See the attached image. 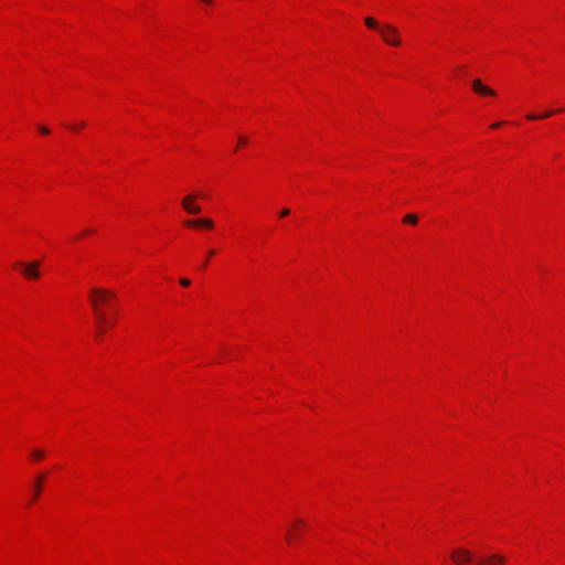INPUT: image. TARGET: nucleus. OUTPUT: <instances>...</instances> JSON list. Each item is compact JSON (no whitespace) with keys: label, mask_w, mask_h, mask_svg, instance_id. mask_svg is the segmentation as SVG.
<instances>
[{"label":"nucleus","mask_w":565,"mask_h":565,"mask_svg":"<svg viewBox=\"0 0 565 565\" xmlns=\"http://www.w3.org/2000/svg\"><path fill=\"white\" fill-rule=\"evenodd\" d=\"M502 124H503V122H502V121H500V122H497V124L492 125L491 127H492V128H497V127L501 126Z\"/></svg>","instance_id":"21"},{"label":"nucleus","mask_w":565,"mask_h":565,"mask_svg":"<svg viewBox=\"0 0 565 565\" xmlns=\"http://www.w3.org/2000/svg\"><path fill=\"white\" fill-rule=\"evenodd\" d=\"M15 266L18 268H20L22 274L29 279H38L40 277V271H39L40 263L39 262H33V263H29V264L19 262L15 264Z\"/></svg>","instance_id":"4"},{"label":"nucleus","mask_w":565,"mask_h":565,"mask_svg":"<svg viewBox=\"0 0 565 565\" xmlns=\"http://www.w3.org/2000/svg\"><path fill=\"white\" fill-rule=\"evenodd\" d=\"M92 233H94V231H93V230H85V231H84V234H92Z\"/></svg>","instance_id":"22"},{"label":"nucleus","mask_w":565,"mask_h":565,"mask_svg":"<svg viewBox=\"0 0 565 565\" xmlns=\"http://www.w3.org/2000/svg\"><path fill=\"white\" fill-rule=\"evenodd\" d=\"M32 457H33L34 459H36V460H41V459H43L44 454H43V451H41V450H34V451L32 452Z\"/></svg>","instance_id":"14"},{"label":"nucleus","mask_w":565,"mask_h":565,"mask_svg":"<svg viewBox=\"0 0 565 565\" xmlns=\"http://www.w3.org/2000/svg\"><path fill=\"white\" fill-rule=\"evenodd\" d=\"M238 141L241 145H246L248 142V139L244 136H239Z\"/></svg>","instance_id":"19"},{"label":"nucleus","mask_w":565,"mask_h":565,"mask_svg":"<svg viewBox=\"0 0 565 565\" xmlns=\"http://www.w3.org/2000/svg\"><path fill=\"white\" fill-rule=\"evenodd\" d=\"M505 558L500 554H492L488 556H482L477 559V565H502L504 564Z\"/></svg>","instance_id":"6"},{"label":"nucleus","mask_w":565,"mask_h":565,"mask_svg":"<svg viewBox=\"0 0 565 565\" xmlns=\"http://www.w3.org/2000/svg\"><path fill=\"white\" fill-rule=\"evenodd\" d=\"M184 224L189 227H193V228H200V227H204V228H213L214 227V223L211 218H195V220H186L184 222Z\"/></svg>","instance_id":"7"},{"label":"nucleus","mask_w":565,"mask_h":565,"mask_svg":"<svg viewBox=\"0 0 565 565\" xmlns=\"http://www.w3.org/2000/svg\"><path fill=\"white\" fill-rule=\"evenodd\" d=\"M215 254L214 249L209 250V256H213Z\"/></svg>","instance_id":"24"},{"label":"nucleus","mask_w":565,"mask_h":565,"mask_svg":"<svg viewBox=\"0 0 565 565\" xmlns=\"http://www.w3.org/2000/svg\"><path fill=\"white\" fill-rule=\"evenodd\" d=\"M202 1L207 3V4H212L213 3V0H202Z\"/></svg>","instance_id":"23"},{"label":"nucleus","mask_w":565,"mask_h":565,"mask_svg":"<svg viewBox=\"0 0 565 565\" xmlns=\"http://www.w3.org/2000/svg\"><path fill=\"white\" fill-rule=\"evenodd\" d=\"M106 327H109V323H107V321L103 324L98 322V334L102 333L106 329Z\"/></svg>","instance_id":"17"},{"label":"nucleus","mask_w":565,"mask_h":565,"mask_svg":"<svg viewBox=\"0 0 565 565\" xmlns=\"http://www.w3.org/2000/svg\"><path fill=\"white\" fill-rule=\"evenodd\" d=\"M40 131L44 135H47L50 132L49 128L44 126L40 127Z\"/></svg>","instance_id":"20"},{"label":"nucleus","mask_w":565,"mask_h":565,"mask_svg":"<svg viewBox=\"0 0 565 565\" xmlns=\"http://www.w3.org/2000/svg\"><path fill=\"white\" fill-rule=\"evenodd\" d=\"M179 282L183 287H189L191 285V281L188 278H181Z\"/></svg>","instance_id":"16"},{"label":"nucleus","mask_w":565,"mask_h":565,"mask_svg":"<svg viewBox=\"0 0 565 565\" xmlns=\"http://www.w3.org/2000/svg\"><path fill=\"white\" fill-rule=\"evenodd\" d=\"M297 525L303 526L305 523L301 520H296L295 526H297ZM298 535H299V532H297L296 527H294L287 533L286 539L288 542H292Z\"/></svg>","instance_id":"10"},{"label":"nucleus","mask_w":565,"mask_h":565,"mask_svg":"<svg viewBox=\"0 0 565 565\" xmlns=\"http://www.w3.org/2000/svg\"><path fill=\"white\" fill-rule=\"evenodd\" d=\"M475 558L472 552L466 548H457L451 553V559L457 565H469Z\"/></svg>","instance_id":"3"},{"label":"nucleus","mask_w":565,"mask_h":565,"mask_svg":"<svg viewBox=\"0 0 565 565\" xmlns=\"http://www.w3.org/2000/svg\"><path fill=\"white\" fill-rule=\"evenodd\" d=\"M290 214V210L289 209H282L280 212H279V216L280 217H286Z\"/></svg>","instance_id":"18"},{"label":"nucleus","mask_w":565,"mask_h":565,"mask_svg":"<svg viewBox=\"0 0 565 565\" xmlns=\"http://www.w3.org/2000/svg\"><path fill=\"white\" fill-rule=\"evenodd\" d=\"M196 195L191 194L185 196L182 200V207L189 213V214H199L201 212V207L195 203Z\"/></svg>","instance_id":"5"},{"label":"nucleus","mask_w":565,"mask_h":565,"mask_svg":"<svg viewBox=\"0 0 565 565\" xmlns=\"http://www.w3.org/2000/svg\"><path fill=\"white\" fill-rule=\"evenodd\" d=\"M404 221L407 222V223H411V224H416L418 218L415 214H407L405 217H404Z\"/></svg>","instance_id":"13"},{"label":"nucleus","mask_w":565,"mask_h":565,"mask_svg":"<svg viewBox=\"0 0 565 565\" xmlns=\"http://www.w3.org/2000/svg\"><path fill=\"white\" fill-rule=\"evenodd\" d=\"M85 127V122L84 121H81L79 124H76V125H72L70 126V129L72 130H78L81 128Z\"/></svg>","instance_id":"15"},{"label":"nucleus","mask_w":565,"mask_h":565,"mask_svg":"<svg viewBox=\"0 0 565 565\" xmlns=\"http://www.w3.org/2000/svg\"><path fill=\"white\" fill-rule=\"evenodd\" d=\"M563 110H564V109H559V110H548V111H546V113H545V114H543V115L529 114V115L526 116V118H527L529 120L543 119V118H547V117H550V116H552V115H554V114H556V113L563 111Z\"/></svg>","instance_id":"9"},{"label":"nucleus","mask_w":565,"mask_h":565,"mask_svg":"<svg viewBox=\"0 0 565 565\" xmlns=\"http://www.w3.org/2000/svg\"><path fill=\"white\" fill-rule=\"evenodd\" d=\"M115 298V294L104 288L90 289L89 300L93 307L95 318L102 324L106 322V315L102 309V306L110 303Z\"/></svg>","instance_id":"2"},{"label":"nucleus","mask_w":565,"mask_h":565,"mask_svg":"<svg viewBox=\"0 0 565 565\" xmlns=\"http://www.w3.org/2000/svg\"><path fill=\"white\" fill-rule=\"evenodd\" d=\"M482 86H483V84H482V82H481L479 78H477V79H475V81L472 82V88H473V90H475L477 94H479V93H480V90H481Z\"/></svg>","instance_id":"12"},{"label":"nucleus","mask_w":565,"mask_h":565,"mask_svg":"<svg viewBox=\"0 0 565 565\" xmlns=\"http://www.w3.org/2000/svg\"><path fill=\"white\" fill-rule=\"evenodd\" d=\"M479 94L484 96H494L495 92L490 87L483 85Z\"/></svg>","instance_id":"11"},{"label":"nucleus","mask_w":565,"mask_h":565,"mask_svg":"<svg viewBox=\"0 0 565 565\" xmlns=\"http://www.w3.org/2000/svg\"><path fill=\"white\" fill-rule=\"evenodd\" d=\"M364 23L369 29L376 30L384 43L392 46H399L402 44L399 31L394 25L390 23L380 24L372 17H366Z\"/></svg>","instance_id":"1"},{"label":"nucleus","mask_w":565,"mask_h":565,"mask_svg":"<svg viewBox=\"0 0 565 565\" xmlns=\"http://www.w3.org/2000/svg\"><path fill=\"white\" fill-rule=\"evenodd\" d=\"M43 480H44V476L43 475L39 476L35 479L34 490H33V500H36L40 497Z\"/></svg>","instance_id":"8"}]
</instances>
